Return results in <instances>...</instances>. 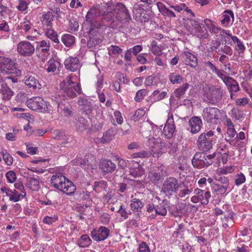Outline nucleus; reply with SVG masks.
<instances>
[{
    "label": "nucleus",
    "mask_w": 252,
    "mask_h": 252,
    "mask_svg": "<svg viewBox=\"0 0 252 252\" xmlns=\"http://www.w3.org/2000/svg\"><path fill=\"white\" fill-rule=\"evenodd\" d=\"M232 41L236 44L235 50L238 52V54L239 55H243L246 50V47L243 41L237 37H233Z\"/></svg>",
    "instance_id": "obj_37"
},
{
    "label": "nucleus",
    "mask_w": 252,
    "mask_h": 252,
    "mask_svg": "<svg viewBox=\"0 0 252 252\" xmlns=\"http://www.w3.org/2000/svg\"><path fill=\"white\" fill-rule=\"evenodd\" d=\"M24 81L27 87L31 89L35 90L40 89L41 85L39 84L38 79L37 76L34 75H27L24 79Z\"/></svg>",
    "instance_id": "obj_20"
},
{
    "label": "nucleus",
    "mask_w": 252,
    "mask_h": 252,
    "mask_svg": "<svg viewBox=\"0 0 252 252\" xmlns=\"http://www.w3.org/2000/svg\"><path fill=\"white\" fill-rule=\"evenodd\" d=\"M110 230L108 228L101 226L98 229H94L91 231V236L96 241L105 240L109 235Z\"/></svg>",
    "instance_id": "obj_12"
},
{
    "label": "nucleus",
    "mask_w": 252,
    "mask_h": 252,
    "mask_svg": "<svg viewBox=\"0 0 252 252\" xmlns=\"http://www.w3.org/2000/svg\"><path fill=\"white\" fill-rule=\"evenodd\" d=\"M223 90L220 87L212 86L204 90L203 99L212 105H218L222 99Z\"/></svg>",
    "instance_id": "obj_3"
},
{
    "label": "nucleus",
    "mask_w": 252,
    "mask_h": 252,
    "mask_svg": "<svg viewBox=\"0 0 252 252\" xmlns=\"http://www.w3.org/2000/svg\"><path fill=\"white\" fill-rule=\"evenodd\" d=\"M202 24V23H200L197 21L190 18H188L187 20L186 28L189 31L192 27L191 32H193V31H195V30H197Z\"/></svg>",
    "instance_id": "obj_41"
},
{
    "label": "nucleus",
    "mask_w": 252,
    "mask_h": 252,
    "mask_svg": "<svg viewBox=\"0 0 252 252\" xmlns=\"http://www.w3.org/2000/svg\"><path fill=\"white\" fill-rule=\"evenodd\" d=\"M50 41L43 40L37 43L35 50L36 52H41L44 55L49 52L50 51Z\"/></svg>",
    "instance_id": "obj_31"
},
{
    "label": "nucleus",
    "mask_w": 252,
    "mask_h": 252,
    "mask_svg": "<svg viewBox=\"0 0 252 252\" xmlns=\"http://www.w3.org/2000/svg\"><path fill=\"white\" fill-rule=\"evenodd\" d=\"M116 130L114 128H111L106 131L101 138V142L103 143H109L116 134Z\"/></svg>",
    "instance_id": "obj_38"
},
{
    "label": "nucleus",
    "mask_w": 252,
    "mask_h": 252,
    "mask_svg": "<svg viewBox=\"0 0 252 252\" xmlns=\"http://www.w3.org/2000/svg\"><path fill=\"white\" fill-rule=\"evenodd\" d=\"M194 193L196 195H198V197H199L200 202L201 204L206 205L208 204L209 199L211 197L210 191L197 188L194 190Z\"/></svg>",
    "instance_id": "obj_24"
},
{
    "label": "nucleus",
    "mask_w": 252,
    "mask_h": 252,
    "mask_svg": "<svg viewBox=\"0 0 252 252\" xmlns=\"http://www.w3.org/2000/svg\"><path fill=\"white\" fill-rule=\"evenodd\" d=\"M148 93L147 89H141L137 92L134 100L136 102H140Z\"/></svg>",
    "instance_id": "obj_52"
},
{
    "label": "nucleus",
    "mask_w": 252,
    "mask_h": 252,
    "mask_svg": "<svg viewBox=\"0 0 252 252\" xmlns=\"http://www.w3.org/2000/svg\"><path fill=\"white\" fill-rule=\"evenodd\" d=\"M73 123L77 130L80 132L86 130L88 126L87 120L81 116L76 118Z\"/></svg>",
    "instance_id": "obj_30"
},
{
    "label": "nucleus",
    "mask_w": 252,
    "mask_h": 252,
    "mask_svg": "<svg viewBox=\"0 0 252 252\" xmlns=\"http://www.w3.org/2000/svg\"><path fill=\"white\" fill-rule=\"evenodd\" d=\"M214 133L210 130L207 133L203 132L198 137L196 144L199 150L203 152H208L213 148L216 143V138L213 137Z\"/></svg>",
    "instance_id": "obj_6"
},
{
    "label": "nucleus",
    "mask_w": 252,
    "mask_h": 252,
    "mask_svg": "<svg viewBox=\"0 0 252 252\" xmlns=\"http://www.w3.org/2000/svg\"><path fill=\"white\" fill-rule=\"evenodd\" d=\"M176 127L172 113L168 114V117L163 129V134L167 139H171L175 131Z\"/></svg>",
    "instance_id": "obj_11"
},
{
    "label": "nucleus",
    "mask_w": 252,
    "mask_h": 252,
    "mask_svg": "<svg viewBox=\"0 0 252 252\" xmlns=\"http://www.w3.org/2000/svg\"><path fill=\"white\" fill-rule=\"evenodd\" d=\"M137 157L139 158H145L149 157L150 156H152L155 158H158L159 155V153L155 151L154 149H151L149 152L143 151L142 152L138 153Z\"/></svg>",
    "instance_id": "obj_47"
},
{
    "label": "nucleus",
    "mask_w": 252,
    "mask_h": 252,
    "mask_svg": "<svg viewBox=\"0 0 252 252\" xmlns=\"http://www.w3.org/2000/svg\"><path fill=\"white\" fill-rule=\"evenodd\" d=\"M29 3L30 2H27L26 0H19V4L17 8L20 11H24L28 9Z\"/></svg>",
    "instance_id": "obj_58"
},
{
    "label": "nucleus",
    "mask_w": 252,
    "mask_h": 252,
    "mask_svg": "<svg viewBox=\"0 0 252 252\" xmlns=\"http://www.w3.org/2000/svg\"><path fill=\"white\" fill-rule=\"evenodd\" d=\"M231 18H232L231 24H232L234 18L233 12L231 10H225L221 15V24L223 27H227L230 23Z\"/></svg>",
    "instance_id": "obj_27"
},
{
    "label": "nucleus",
    "mask_w": 252,
    "mask_h": 252,
    "mask_svg": "<svg viewBox=\"0 0 252 252\" xmlns=\"http://www.w3.org/2000/svg\"><path fill=\"white\" fill-rule=\"evenodd\" d=\"M14 63L11 58L0 56V73L3 75L9 74Z\"/></svg>",
    "instance_id": "obj_14"
},
{
    "label": "nucleus",
    "mask_w": 252,
    "mask_h": 252,
    "mask_svg": "<svg viewBox=\"0 0 252 252\" xmlns=\"http://www.w3.org/2000/svg\"><path fill=\"white\" fill-rule=\"evenodd\" d=\"M58 219L57 215H54L52 216H45L43 219V222L47 224H52L53 223L56 222Z\"/></svg>",
    "instance_id": "obj_55"
},
{
    "label": "nucleus",
    "mask_w": 252,
    "mask_h": 252,
    "mask_svg": "<svg viewBox=\"0 0 252 252\" xmlns=\"http://www.w3.org/2000/svg\"><path fill=\"white\" fill-rule=\"evenodd\" d=\"M184 182L179 183L178 180L172 177L167 178L162 185L161 191L167 196H171L177 193L179 188H181Z\"/></svg>",
    "instance_id": "obj_8"
},
{
    "label": "nucleus",
    "mask_w": 252,
    "mask_h": 252,
    "mask_svg": "<svg viewBox=\"0 0 252 252\" xmlns=\"http://www.w3.org/2000/svg\"><path fill=\"white\" fill-rule=\"evenodd\" d=\"M92 241L89 236L87 234L81 236L77 242V245L80 248H87L92 244Z\"/></svg>",
    "instance_id": "obj_36"
},
{
    "label": "nucleus",
    "mask_w": 252,
    "mask_h": 252,
    "mask_svg": "<svg viewBox=\"0 0 252 252\" xmlns=\"http://www.w3.org/2000/svg\"><path fill=\"white\" fill-rule=\"evenodd\" d=\"M112 10L111 9L110 11L107 12L106 13L104 12V13H102L103 16V19L104 20H106V21L109 22L111 21H114V19H115V15L114 13V12H112Z\"/></svg>",
    "instance_id": "obj_61"
},
{
    "label": "nucleus",
    "mask_w": 252,
    "mask_h": 252,
    "mask_svg": "<svg viewBox=\"0 0 252 252\" xmlns=\"http://www.w3.org/2000/svg\"><path fill=\"white\" fill-rule=\"evenodd\" d=\"M246 181V177L243 173H240L237 174L235 180V184L236 186H239Z\"/></svg>",
    "instance_id": "obj_60"
},
{
    "label": "nucleus",
    "mask_w": 252,
    "mask_h": 252,
    "mask_svg": "<svg viewBox=\"0 0 252 252\" xmlns=\"http://www.w3.org/2000/svg\"><path fill=\"white\" fill-rule=\"evenodd\" d=\"M73 194L74 198L78 201L87 200L89 197L87 191H84L83 190H77Z\"/></svg>",
    "instance_id": "obj_45"
},
{
    "label": "nucleus",
    "mask_w": 252,
    "mask_h": 252,
    "mask_svg": "<svg viewBox=\"0 0 252 252\" xmlns=\"http://www.w3.org/2000/svg\"><path fill=\"white\" fill-rule=\"evenodd\" d=\"M60 86L63 95L70 98H75L77 96V94H80L82 93L80 84L73 82L70 75L61 82Z\"/></svg>",
    "instance_id": "obj_2"
},
{
    "label": "nucleus",
    "mask_w": 252,
    "mask_h": 252,
    "mask_svg": "<svg viewBox=\"0 0 252 252\" xmlns=\"http://www.w3.org/2000/svg\"><path fill=\"white\" fill-rule=\"evenodd\" d=\"M182 62L191 67H195L198 64L197 59L195 56L189 51L182 52L181 56Z\"/></svg>",
    "instance_id": "obj_17"
},
{
    "label": "nucleus",
    "mask_w": 252,
    "mask_h": 252,
    "mask_svg": "<svg viewBox=\"0 0 252 252\" xmlns=\"http://www.w3.org/2000/svg\"><path fill=\"white\" fill-rule=\"evenodd\" d=\"M204 65V68L206 70H210L214 72V71L217 69V67L212 62L210 61H204V63H203Z\"/></svg>",
    "instance_id": "obj_63"
},
{
    "label": "nucleus",
    "mask_w": 252,
    "mask_h": 252,
    "mask_svg": "<svg viewBox=\"0 0 252 252\" xmlns=\"http://www.w3.org/2000/svg\"><path fill=\"white\" fill-rule=\"evenodd\" d=\"M133 16L136 21L144 23L148 22L151 18V15L147 13L143 8L140 6L134 7Z\"/></svg>",
    "instance_id": "obj_13"
},
{
    "label": "nucleus",
    "mask_w": 252,
    "mask_h": 252,
    "mask_svg": "<svg viewBox=\"0 0 252 252\" xmlns=\"http://www.w3.org/2000/svg\"><path fill=\"white\" fill-rule=\"evenodd\" d=\"M0 92L3 95V98L5 100H9L13 94V92L6 84H1Z\"/></svg>",
    "instance_id": "obj_42"
},
{
    "label": "nucleus",
    "mask_w": 252,
    "mask_h": 252,
    "mask_svg": "<svg viewBox=\"0 0 252 252\" xmlns=\"http://www.w3.org/2000/svg\"><path fill=\"white\" fill-rule=\"evenodd\" d=\"M64 176L61 173H57L52 175L51 179V185L54 188L58 187L57 184L61 182Z\"/></svg>",
    "instance_id": "obj_46"
},
{
    "label": "nucleus",
    "mask_w": 252,
    "mask_h": 252,
    "mask_svg": "<svg viewBox=\"0 0 252 252\" xmlns=\"http://www.w3.org/2000/svg\"><path fill=\"white\" fill-rule=\"evenodd\" d=\"M189 124L190 128V132L192 134H196L200 130L202 126V122L200 117L194 116L189 119Z\"/></svg>",
    "instance_id": "obj_22"
},
{
    "label": "nucleus",
    "mask_w": 252,
    "mask_h": 252,
    "mask_svg": "<svg viewBox=\"0 0 252 252\" xmlns=\"http://www.w3.org/2000/svg\"><path fill=\"white\" fill-rule=\"evenodd\" d=\"M17 50L18 53L23 57H31L33 54L35 48L30 42L22 41L17 45Z\"/></svg>",
    "instance_id": "obj_10"
},
{
    "label": "nucleus",
    "mask_w": 252,
    "mask_h": 252,
    "mask_svg": "<svg viewBox=\"0 0 252 252\" xmlns=\"http://www.w3.org/2000/svg\"><path fill=\"white\" fill-rule=\"evenodd\" d=\"M26 186L32 191H38L40 188L39 180L35 177H27Z\"/></svg>",
    "instance_id": "obj_33"
},
{
    "label": "nucleus",
    "mask_w": 252,
    "mask_h": 252,
    "mask_svg": "<svg viewBox=\"0 0 252 252\" xmlns=\"http://www.w3.org/2000/svg\"><path fill=\"white\" fill-rule=\"evenodd\" d=\"M57 110L59 113H63L64 116L70 118L73 114V107L69 104L60 102L58 104Z\"/></svg>",
    "instance_id": "obj_25"
},
{
    "label": "nucleus",
    "mask_w": 252,
    "mask_h": 252,
    "mask_svg": "<svg viewBox=\"0 0 252 252\" xmlns=\"http://www.w3.org/2000/svg\"><path fill=\"white\" fill-rule=\"evenodd\" d=\"M93 189L96 192L99 191V189H105L107 187V182L104 181H95L93 186Z\"/></svg>",
    "instance_id": "obj_51"
},
{
    "label": "nucleus",
    "mask_w": 252,
    "mask_h": 252,
    "mask_svg": "<svg viewBox=\"0 0 252 252\" xmlns=\"http://www.w3.org/2000/svg\"><path fill=\"white\" fill-rule=\"evenodd\" d=\"M61 63L54 58H51L47 63L46 67H45L46 71L48 73L55 72L57 68L59 69Z\"/></svg>",
    "instance_id": "obj_35"
},
{
    "label": "nucleus",
    "mask_w": 252,
    "mask_h": 252,
    "mask_svg": "<svg viewBox=\"0 0 252 252\" xmlns=\"http://www.w3.org/2000/svg\"><path fill=\"white\" fill-rule=\"evenodd\" d=\"M99 167L103 175L113 173L117 168L115 163H113L110 159L106 158L100 160Z\"/></svg>",
    "instance_id": "obj_15"
},
{
    "label": "nucleus",
    "mask_w": 252,
    "mask_h": 252,
    "mask_svg": "<svg viewBox=\"0 0 252 252\" xmlns=\"http://www.w3.org/2000/svg\"><path fill=\"white\" fill-rule=\"evenodd\" d=\"M235 251L236 252H250L249 247L240 243L237 246Z\"/></svg>",
    "instance_id": "obj_64"
},
{
    "label": "nucleus",
    "mask_w": 252,
    "mask_h": 252,
    "mask_svg": "<svg viewBox=\"0 0 252 252\" xmlns=\"http://www.w3.org/2000/svg\"><path fill=\"white\" fill-rule=\"evenodd\" d=\"M102 14L100 6L92 7L88 11L85 17L86 23L84 24V30H89V33L93 34L96 32H104L107 26L99 21L97 17Z\"/></svg>",
    "instance_id": "obj_1"
},
{
    "label": "nucleus",
    "mask_w": 252,
    "mask_h": 252,
    "mask_svg": "<svg viewBox=\"0 0 252 252\" xmlns=\"http://www.w3.org/2000/svg\"><path fill=\"white\" fill-rule=\"evenodd\" d=\"M215 156V154L207 155L203 152H197L192 158V164L194 168L199 169L208 167L213 163Z\"/></svg>",
    "instance_id": "obj_5"
},
{
    "label": "nucleus",
    "mask_w": 252,
    "mask_h": 252,
    "mask_svg": "<svg viewBox=\"0 0 252 252\" xmlns=\"http://www.w3.org/2000/svg\"><path fill=\"white\" fill-rule=\"evenodd\" d=\"M62 42L67 47L72 46L75 41V37L70 34H64L61 38Z\"/></svg>",
    "instance_id": "obj_40"
},
{
    "label": "nucleus",
    "mask_w": 252,
    "mask_h": 252,
    "mask_svg": "<svg viewBox=\"0 0 252 252\" xmlns=\"http://www.w3.org/2000/svg\"><path fill=\"white\" fill-rule=\"evenodd\" d=\"M158 81V77L155 75H150L146 78L144 84L145 86H151L157 84Z\"/></svg>",
    "instance_id": "obj_48"
},
{
    "label": "nucleus",
    "mask_w": 252,
    "mask_h": 252,
    "mask_svg": "<svg viewBox=\"0 0 252 252\" xmlns=\"http://www.w3.org/2000/svg\"><path fill=\"white\" fill-rule=\"evenodd\" d=\"M224 39L225 45L223 47H222L220 50H219V52L221 51L223 53H224L226 55L231 56L233 54L232 49L230 46L226 45L227 40L229 41L230 39L228 37H224Z\"/></svg>",
    "instance_id": "obj_49"
},
{
    "label": "nucleus",
    "mask_w": 252,
    "mask_h": 252,
    "mask_svg": "<svg viewBox=\"0 0 252 252\" xmlns=\"http://www.w3.org/2000/svg\"><path fill=\"white\" fill-rule=\"evenodd\" d=\"M52 21L53 16L50 12L43 15L42 24L45 30L46 29L52 28Z\"/></svg>",
    "instance_id": "obj_39"
},
{
    "label": "nucleus",
    "mask_w": 252,
    "mask_h": 252,
    "mask_svg": "<svg viewBox=\"0 0 252 252\" xmlns=\"http://www.w3.org/2000/svg\"><path fill=\"white\" fill-rule=\"evenodd\" d=\"M5 177L7 181L9 183H13L16 181L17 177L16 173L14 171L10 170L8 171L5 174Z\"/></svg>",
    "instance_id": "obj_57"
},
{
    "label": "nucleus",
    "mask_w": 252,
    "mask_h": 252,
    "mask_svg": "<svg viewBox=\"0 0 252 252\" xmlns=\"http://www.w3.org/2000/svg\"><path fill=\"white\" fill-rule=\"evenodd\" d=\"M45 101L40 97H33L26 101L27 106L31 109L42 112Z\"/></svg>",
    "instance_id": "obj_18"
},
{
    "label": "nucleus",
    "mask_w": 252,
    "mask_h": 252,
    "mask_svg": "<svg viewBox=\"0 0 252 252\" xmlns=\"http://www.w3.org/2000/svg\"><path fill=\"white\" fill-rule=\"evenodd\" d=\"M168 207V201L165 200L158 203L154 200L146 205V211L151 218L155 219L157 216H166Z\"/></svg>",
    "instance_id": "obj_4"
},
{
    "label": "nucleus",
    "mask_w": 252,
    "mask_h": 252,
    "mask_svg": "<svg viewBox=\"0 0 252 252\" xmlns=\"http://www.w3.org/2000/svg\"><path fill=\"white\" fill-rule=\"evenodd\" d=\"M193 33L200 39L206 38L208 36L207 30L203 24L201 25L197 30H195V31H193Z\"/></svg>",
    "instance_id": "obj_43"
},
{
    "label": "nucleus",
    "mask_w": 252,
    "mask_h": 252,
    "mask_svg": "<svg viewBox=\"0 0 252 252\" xmlns=\"http://www.w3.org/2000/svg\"><path fill=\"white\" fill-rule=\"evenodd\" d=\"M184 185L185 187L184 189H181L179 193L178 196L180 197H184L186 195L189 194L192 191V189H189L188 187Z\"/></svg>",
    "instance_id": "obj_62"
},
{
    "label": "nucleus",
    "mask_w": 252,
    "mask_h": 252,
    "mask_svg": "<svg viewBox=\"0 0 252 252\" xmlns=\"http://www.w3.org/2000/svg\"><path fill=\"white\" fill-rule=\"evenodd\" d=\"M157 5L159 11L163 16L170 18H175L176 17L175 13L172 10L166 7L161 2H158Z\"/></svg>",
    "instance_id": "obj_32"
},
{
    "label": "nucleus",
    "mask_w": 252,
    "mask_h": 252,
    "mask_svg": "<svg viewBox=\"0 0 252 252\" xmlns=\"http://www.w3.org/2000/svg\"><path fill=\"white\" fill-rule=\"evenodd\" d=\"M189 88V84L186 83L176 89L170 97V103H174L176 101L175 98H177L178 100L182 98Z\"/></svg>",
    "instance_id": "obj_19"
},
{
    "label": "nucleus",
    "mask_w": 252,
    "mask_h": 252,
    "mask_svg": "<svg viewBox=\"0 0 252 252\" xmlns=\"http://www.w3.org/2000/svg\"><path fill=\"white\" fill-rule=\"evenodd\" d=\"M64 64L66 69L72 72L76 71L80 66L79 61L77 57L67 58L65 60Z\"/></svg>",
    "instance_id": "obj_23"
},
{
    "label": "nucleus",
    "mask_w": 252,
    "mask_h": 252,
    "mask_svg": "<svg viewBox=\"0 0 252 252\" xmlns=\"http://www.w3.org/2000/svg\"><path fill=\"white\" fill-rule=\"evenodd\" d=\"M111 5L109 3H106L108 7H111V10L115 15V17L119 21H125L129 22L131 18L127 7L122 2H117L111 3Z\"/></svg>",
    "instance_id": "obj_7"
},
{
    "label": "nucleus",
    "mask_w": 252,
    "mask_h": 252,
    "mask_svg": "<svg viewBox=\"0 0 252 252\" xmlns=\"http://www.w3.org/2000/svg\"><path fill=\"white\" fill-rule=\"evenodd\" d=\"M169 80L172 84H175L181 83L183 81V78L177 73L173 72L169 75Z\"/></svg>",
    "instance_id": "obj_50"
},
{
    "label": "nucleus",
    "mask_w": 252,
    "mask_h": 252,
    "mask_svg": "<svg viewBox=\"0 0 252 252\" xmlns=\"http://www.w3.org/2000/svg\"><path fill=\"white\" fill-rule=\"evenodd\" d=\"M145 170L138 162L134 163L133 167L130 169L129 175L134 178L142 176L144 174Z\"/></svg>",
    "instance_id": "obj_34"
},
{
    "label": "nucleus",
    "mask_w": 252,
    "mask_h": 252,
    "mask_svg": "<svg viewBox=\"0 0 252 252\" xmlns=\"http://www.w3.org/2000/svg\"><path fill=\"white\" fill-rule=\"evenodd\" d=\"M86 32L89 35V39L87 43V46L89 48H94L96 45L101 43L102 40L97 37V34L100 35L104 33V32H96L93 34L89 33V30H86Z\"/></svg>",
    "instance_id": "obj_21"
},
{
    "label": "nucleus",
    "mask_w": 252,
    "mask_h": 252,
    "mask_svg": "<svg viewBox=\"0 0 252 252\" xmlns=\"http://www.w3.org/2000/svg\"><path fill=\"white\" fill-rule=\"evenodd\" d=\"M132 199L130 201V207L131 210L135 212H141L142 209L144 206V202L142 199L136 197L133 198L131 196Z\"/></svg>",
    "instance_id": "obj_28"
},
{
    "label": "nucleus",
    "mask_w": 252,
    "mask_h": 252,
    "mask_svg": "<svg viewBox=\"0 0 252 252\" xmlns=\"http://www.w3.org/2000/svg\"><path fill=\"white\" fill-rule=\"evenodd\" d=\"M53 138L55 139L66 140L65 132L60 130H55L53 132Z\"/></svg>",
    "instance_id": "obj_54"
},
{
    "label": "nucleus",
    "mask_w": 252,
    "mask_h": 252,
    "mask_svg": "<svg viewBox=\"0 0 252 252\" xmlns=\"http://www.w3.org/2000/svg\"><path fill=\"white\" fill-rule=\"evenodd\" d=\"M212 189L216 194L221 195L227 194L231 190L229 187L216 183H214L212 185Z\"/></svg>",
    "instance_id": "obj_26"
},
{
    "label": "nucleus",
    "mask_w": 252,
    "mask_h": 252,
    "mask_svg": "<svg viewBox=\"0 0 252 252\" xmlns=\"http://www.w3.org/2000/svg\"><path fill=\"white\" fill-rule=\"evenodd\" d=\"M45 34L48 38L51 39L55 43H59L57 32L52 28H48L45 30Z\"/></svg>",
    "instance_id": "obj_44"
},
{
    "label": "nucleus",
    "mask_w": 252,
    "mask_h": 252,
    "mask_svg": "<svg viewBox=\"0 0 252 252\" xmlns=\"http://www.w3.org/2000/svg\"><path fill=\"white\" fill-rule=\"evenodd\" d=\"M166 176V172L164 171L163 167H157L149 174L150 181L154 184H158Z\"/></svg>",
    "instance_id": "obj_16"
},
{
    "label": "nucleus",
    "mask_w": 252,
    "mask_h": 252,
    "mask_svg": "<svg viewBox=\"0 0 252 252\" xmlns=\"http://www.w3.org/2000/svg\"><path fill=\"white\" fill-rule=\"evenodd\" d=\"M145 112L144 110L142 109H137L134 114L131 117V119L134 122L138 121L141 119L145 114Z\"/></svg>",
    "instance_id": "obj_56"
},
{
    "label": "nucleus",
    "mask_w": 252,
    "mask_h": 252,
    "mask_svg": "<svg viewBox=\"0 0 252 252\" xmlns=\"http://www.w3.org/2000/svg\"><path fill=\"white\" fill-rule=\"evenodd\" d=\"M215 183L220 185H223L227 187H229V180L228 178L220 176L216 179V182Z\"/></svg>",
    "instance_id": "obj_59"
},
{
    "label": "nucleus",
    "mask_w": 252,
    "mask_h": 252,
    "mask_svg": "<svg viewBox=\"0 0 252 252\" xmlns=\"http://www.w3.org/2000/svg\"><path fill=\"white\" fill-rule=\"evenodd\" d=\"M220 110L216 107H208L204 108L202 112L204 121L208 123H216L217 120L220 119Z\"/></svg>",
    "instance_id": "obj_9"
},
{
    "label": "nucleus",
    "mask_w": 252,
    "mask_h": 252,
    "mask_svg": "<svg viewBox=\"0 0 252 252\" xmlns=\"http://www.w3.org/2000/svg\"><path fill=\"white\" fill-rule=\"evenodd\" d=\"M76 190V186L71 181L67 179V181H65L64 183L61 191L67 195H71L75 193Z\"/></svg>",
    "instance_id": "obj_29"
},
{
    "label": "nucleus",
    "mask_w": 252,
    "mask_h": 252,
    "mask_svg": "<svg viewBox=\"0 0 252 252\" xmlns=\"http://www.w3.org/2000/svg\"><path fill=\"white\" fill-rule=\"evenodd\" d=\"M1 155L2 156L3 160L7 165H10L12 164L13 160V158L6 150L2 151Z\"/></svg>",
    "instance_id": "obj_53"
}]
</instances>
